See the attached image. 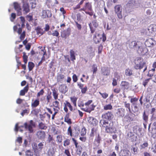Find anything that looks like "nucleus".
<instances>
[{"label": "nucleus", "mask_w": 156, "mask_h": 156, "mask_svg": "<svg viewBox=\"0 0 156 156\" xmlns=\"http://www.w3.org/2000/svg\"><path fill=\"white\" fill-rule=\"evenodd\" d=\"M23 61L24 63L26 64L27 62V59L28 58V56L26 55V53L25 52L23 53Z\"/></svg>", "instance_id": "obj_56"}, {"label": "nucleus", "mask_w": 156, "mask_h": 156, "mask_svg": "<svg viewBox=\"0 0 156 156\" xmlns=\"http://www.w3.org/2000/svg\"><path fill=\"white\" fill-rule=\"evenodd\" d=\"M53 106L55 107L56 108H58V109H60L59 107V102L58 101H56L53 102Z\"/></svg>", "instance_id": "obj_61"}, {"label": "nucleus", "mask_w": 156, "mask_h": 156, "mask_svg": "<svg viewBox=\"0 0 156 156\" xmlns=\"http://www.w3.org/2000/svg\"><path fill=\"white\" fill-rule=\"evenodd\" d=\"M99 34H98L97 37L96 36V35L95 34L94 37V43L96 44L99 43L101 41V38L100 37Z\"/></svg>", "instance_id": "obj_35"}, {"label": "nucleus", "mask_w": 156, "mask_h": 156, "mask_svg": "<svg viewBox=\"0 0 156 156\" xmlns=\"http://www.w3.org/2000/svg\"><path fill=\"white\" fill-rule=\"evenodd\" d=\"M71 34V30L69 28H68L66 30H63L61 32V36L62 38H66L69 37Z\"/></svg>", "instance_id": "obj_11"}, {"label": "nucleus", "mask_w": 156, "mask_h": 156, "mask_svg": "<svg viewBox=\"0 0 156 156\" xmlns=\"http://www.w3.org/2000/svg\"><path fill=\"white\" fill-rule=\"evenodd\" d=\"M121 89L123 90L128 89L129 87V83L125 81H122L120 84Z\"/></svg>", "instance_id": "obj_18"}, {"label": "nucleus", "mask_w": 156, "mask_h": 156, "mask_svg": "<svg viewBox=\"0 0 156 156\" xmlns=\"http://www.w3.org/2000/svg\"><path fill=\"white\" fill-rule=\"evenodd\" d=\"M126 138L128 140L132 142L136 141L137 139L136 136H135L132 130L129 129L128 131H126Z\"/></svg>", "instance_id": "obj_5"}, {"label": "nucleus", "mask_w": 156, "mask_h": 156, "mask_svg": "<svg viewBox=\"0 0 156 156\" xmlns=\"http://www.w3.org/2000/svg\"><path fill=\"white\" fill-rule=\"evenodd\" d=\"M70 55L71 60L74 61V60H76V58L75 55V52L73 50L71 49L70 50Z\"/></svg>", "instance_id": "obj_37"}, {"label": "nucleus", "mask_w": 156, "mask_h": 156, "mask_svg": "<svg viewBox=\"0 0 156 156\" xmlns=\"http://www.w3.org/2000/svg\"><path fill=\"white\" fill-rule=\"evenodd\" d=\"M123 103L125 108L128 109L129 111V112L131 113L132 111L130 109V104L129 103H127L126 101L124 102Z\"/></svg>", "instance_id": "obj_53"}, {"label": "nucleus", "mask_w": 156, "mask_h": 156, "mask_svg": "<svg viewBox=\"0 0 156 156\" xmlns=\"http://www.w3.org/2000/svg\"><path fill=\"white\" fill-rule=\"evenodd\" d=\"M57 141L59 143H61L62 141V136L61 135H58L56 136Z\"/></svg>", "instance_id": "obj_60"}, {"label": "nucleus", "mask_w": 156, "mask_h": 156, "mask_svg": "<svg viewBox=\"0 0 156 156\" xmlns=\"http://www.w3.org/2000/svg\"><path fill=\"white\" fill-rule=\"evenodd\" d=\"M148 143L147 141L144 142L142 144L140 145V149H142L148 147Z\"/></svg>", "instance_id": "obj_58"}, {"label": "nucleus", "mask_w": 156, "mask_h": 156, "mask_svg": "<svg viewBox=\"0 0 156 156\" xmlns=\"http://www.w3.org/2000/svg\"><path fill=\"white\" fill-rule=\"evenodd\" d=\"M136 2L135 0H130L128 1L126 4L127 7H131L135 6Z\"/></svg>", "instance_id": "obj_36"}, {"label": "nucleus", "mask_w": 156, "mask_h": 156, "mask_svg": "<svg viewBox=\"0 0 156 156\" xmlns=\"http://www.w3.org/2000/svg\"><path fill=\"white\" fill-rule=\"evenodd\" d=\"M99 93L101 95L102 98L104 99H106L108 97V94L106 92L101 93L100 92H99Z\"/></svg>", "instance_id": "obj_62"}, {"label": "nucleus", "mask_w": 156, "mask_h": 156, "mask_svg": "<svg viewBox=\"0 0 156 156\" xmlns=\"http://www.w3.org/2000/svg\"><path fill=\"white\" fill-rule=\"evenodd\" d=\"M133 130L134 133L138 136H141V132L142 130V129L141 128H140L137 126H135L133 127Z\"/></svg>", "instance_id": "obj_19"}, {"label": "nucleus", "mask_w": 156, "mask_h": 156, "mask_svg": "<svg viewBox=\"0 0 156 156\" xmlns=\"http://www.w3.org/2000/svg\"><path fill=\"white\" fill-rule=\"evenodd\" d=\"M38 127L40 129L46 130L48 127L46 124L41 122L39 124Z\"/></svg>", "instance_id": "obj_39"}, {"label": "nucleus", "mask_w": 156, "mask_h": 156, "mask_svg": "<svg viewBox=\"0 0 156 156\" xmlns=\"http://www.w3.org/2000/svg\"><path fill=\"white\" fill-rule=\"evenodd\" d=\"M72 140L76 148V152L77 155H80L81 154L83 147L81 145H78V143L75 138H72Z\"/></svg>", "instance_id": "obj_6"}, {"label": "nucleus", "mask_w": 156, "mask_h": 156, "mask_svg": "<svg viewBox=\"0 0 156 156\" xmlns=\"http://www.w3.org/2000/svg\"><path fill=\"white\" fill-rule=\"evenodd\" d=\"M26 156H33V154L30 151L28 150L26 152Z\"/></svg>", "instance_id": "obj_64"}, {"label": "nucleus", "mask_w": 156, "mask_h": 156, "mask_svg": "<svg viewBox=\"0 0 156 156\" xmlns=\"http://www.w3.org/2000/svg\"><path fill=\"white\" fill-rule=\"evenodd\" d=\"M87 121L88 123L91 125L94 126L97 125L98 120L95 118L92 117H90L88 118Z\"/></svg>", "instance_id": "obj_15"}, {"label": "nucleus", "mask_w": 156, "mask_h": 156, "mask_svg": "<svg viewBox=\"0 0 156 156\" xmlns=\"http://www.w3.org/2000/svg\"><path fill=\"white\" fill-rule=\"evenodd\" d=\"M67 133L71 137H77L79 135L80 130L79 128L77 126L74 127L72 129L71 126H69L67 130Z\"/></svg>", "instance_id": "obj_3"}, {"label": "nucleus", "mask_w": 156, "mask_h": 156, "mask_svg": "<svg viewBox=\"0 0 156 156\" xmlns=\"http://www.w3.org/2000/svg\"><path fill=\"white\" fill-rule=\"evenodd\" d=\"M64 110V111L67 113L68 112V108L71 112H73V108L71 103L67 101H66L63 103Z\"/></svg>", "instance_id": "obj_7"}, {"label": "nucleus", "mask_w": 156, "mask_h": 156, "mask_svg": "<svg viewBox=\"0 0 156 156\" xmlns=\"http://www.w3.org/2000/svg\"><path fill=\"white\" fill-rule=\"evenodd\" d=\"M133 74L132 70L129 68L125 70V75L127 76H130Z\"/></svg>", "instance_id": "obj_43"}, {"label": "nucleus", "mask_w": 156, "mask_h": 156, "mask_svg": "<svg viewBox=\"0 0 156 156\" xmlns=\"http://www.w3.org/2000/svg\"><path fill=\"white\" fill-rule=\"evenodd\" d=\"M53 96L55 100H57L58 98V94L57 92L55 89L52 91Z\"/></svg>", "instance_id": "obj_55"}, {"label": "nucleus", "mask_w": 156, "mask_h": 156, "mask_svg": "<svg viewBox=\"0 0 156 156\" xmlns=\"http://www.w3.org/2000/svg\"><path fill=\"white\" fill-rule=\"evenodd\" d=\"M24 126L25 129L28 131L30 133H33V128H34L36 126L35 123L33 120H30L29 123L28 124L27 122H25L24 124Z\"/></svg>", "instance_id": "obj_4"}, {"label": "nucleus", "mask_w": 156, "mask_h": 156, "mask_svg": "<svg viewBox=\"0 0 156 156\" xmlns=\"http://www.w3.org/2000/svg\"><path fill=\"white\" fill-rule=\"evenodd\" d=\"M101 121H100V123H101ZM101 124L103 127H105V128L110 125L108 122L105 120L103 121L102 124L101 123Z\"/></svg>", "instance_id": "obj_48"}, {"label": "nucleus", "mask_w": 156, "mask_h": 156, "mask_svg": "<svg viewBox=\"0 0 156 156\" xmlns=\"http://www.w3.org/2000/svg\"><path fill=\"white\" fill-rule=\"evenodd\" d=\"M112 108V106L111 104L106 105L103 107V109L105 110H111Z\"/></svg>", "instance_id": "obj_45"}, {"label": "nucleus", "mask_w": 156, "mask_h": 156, "mask_svg": "<svg viewBox=\"0 0 156 156\" xmlns=\"http://www.w3.org/2000/svg\"><path fill=\"white\" fill-rule=\"evenodd\" d=\"M65 79V76L62 73L58 74L57 76V82L62 83Z\"/></svg>", "instance_id": "obj_23"}, {"label": "nucleus", "mask_w": 156, "mask_h": 156, "mask_svg": "<svg viewBox=\"0 0 156 156\" xmlns=\"http://www.w3.org/2000/svg\"><path fill=\"white\" fill-rule=\"evenodd\" d=\"M105 131L107 133H115L116 132V130L114 129V128L111 126L110 125L105 128Z\"/></svg>", "instance_id": "obj_33"}, {"label": "nucleus", "mask_w": 156, "mask_h": 156, "mask_svg": "<svg viewBox=\"0 0 156 156\" xmlns=\"http://www.w3.org/2000/svg\"><path fill=\"white\" fill-rule=\"evenodd\" d=\"M113 116L112 113L111 112L108 111L103 114L102 117L103 119L110 120L112 119Z\"/></svg>", "instance_id": "obj_14"}, {"label": "nucleus", "mask_w": 156, "mask_h": 156, "mask_svg": "<svg viewBox=\"0 0 156 156\" xmlns=\"http://www.w3.org/2000/svg\"><path fill=\"white\" fill-rule=\"evenodd\" d=\"M125 110L122 108H118L116 112V116L119 118L123 117L125 115Z\"/></svg>", "instance_id": "obj_9"}, {"label": "nucleus", "mask_w": 156, "mask_h": 156, "mask_svg": "<svg viewBox=\"0 0 156 156\" xmlns=\"http://www.w3.org/2000/svg\"><path fill=\"white\" fill-rule=\"evenodd\" d=\"M98 26V25L96 23V20L92 21L91 23H90L89 24V27H92L94 28H96Z\"/></svg>", "instance_id": "obj_46"}, {"label": "nucleus", "mask_w": 156, "mask_h": 156, "mask_svg": "<svg viewBox=\"0 0 156 156\" xmlns=\"http://www.w3.org/2000/svg\"><path fill=\"white\" fill-rule=\"evenodd\" d=\"M132 110L134 112H137L139 110V108L137 106V103H133L132 104Z\"/></svg>", "instance_id": "obj_40"}, {"label": "nucleus", "mask_w": 156, "mask_h": 156, "mask_svg": "<svg viewBox=\"0 0 156 156\" xmlns=\"http://www.w3.org/2000/svg\"><path fill=\"white\" fill-rule=\"evenodd\" d=\"M51 92H50V93H48L47 94V95L46 96V99L47 101V103H48L50 102L51 100L52 99V96L51 95Z\"/></svg>", "instance_id": "obj_50"}, {"label": "nucleus", "mask_w": 156, "mask_h": 156, "mask_svg": "<svg viewBox=\"0 0 156 156\" xmlns=\"http://www.w3.org/2000/svg\"><path fill=\"white\" fill-rule=\"evenodd\" d=\"M86 10L90 11L92 10L91 3L89 2L86 3L83 7L80 10V11H83L85 12H86Z\"/></svg>", "instance_id": "obj_16"}, {"label": "nucleus", "mask_w": 156, "mask_h": 156, "mask_svg": "<svg viewBox=\"0 0 156 156\" xmlns=\"http://www.w3.org/2000/svg\"><path fill=\"white\" fill-rule=\"evenodd\" d=\"M120 156H130L131 153L130 151L127 150H123L121 151L119 153Z\"/></svg>", "instance_id": "obj_25"}, {"label": "nucleus", "mask_w": 156, "mask_h": 156, "mask_svg": "<svg viewBox=\"0 0 156 156\" xmlns=\"http://www.w3.org/2000/svg\"><path fill=\"white\" fill-rule=\"evenodd\" d=\"M14 7L15 9L17 12V15L18 16H21L22 15L20 5L17 2H15L13 3Z\"/></svg>", "instance_id": "obj_10"}, {"label": "nucleus", "mask_w": 156, "mask_h": 156, "mask_svg": "<svg viewBox=\"0 0 156 156\" xmlns=\"http://www.w3.org/2000/svg\"><path fill=\"white\" fill-rule=\"evenodd\" d=\"M145 44L148 47H151L153 45V43L151 40H147L145 42Z\"/></svg>", "instance_id": "obj_54"}, {"label": "nucleus", "mask_w": 156, "mask_h": 156, "mask_svg": "<svg viewBox=\"0 0 156 156\" xmlns=\"http://www.w3.org/2000/svg\"><path fill=\"white\" fill-rule=\"evenodd\" d=\"M101 138L99 134L96 137L94 140V144L95 145H98V147L99 146L101 141Z\"/></svg>", "instance_id": "obj_34"}, {"label": "nucleus", "mask_w": 156, "mask_h": 156, "mask_svg": "<svg viewBox=\"0 0 156 156\" xmlns=\"http://www.w3.org/2000/svg\"><path fill=\"white\" fill-rule=\"evenodd\" d=\"M121 8V6L119 5H115L114 7L115 12L117 14V16L119 19H122V18Z\"/></svg>", "instance_id": "obj_8"}, {"label": "nucleus", "mask_w": 156, "mask_h": 156, "mask_svg": "<svg viewBox=\"0 0 156 156\" xmlns=\"http://www.w3.org/2000/svg\"><path fill=\"white\" fill-rule=\"evenodd\" d=\"M134 62L135 64L134 68L136 69L140 70L144 68L143 72H144L147 69L146 62L142 58L138 57L134 60Z\"/></svg>", "instance_id": "obj_1"}, {"label": "nucleus", "mask_w": 156, "mask_h": 156, "mask_svg": "<svg viewBox=\"0 0 156 156\" xmlns=\"http://www.w3.org/2000/svg\"><path fill=\"white\" fill-rule=\"evenodd\" d=\"M48 140L49 143H50L53 146H56L57 144L56 143L55 141L53 139L52 136L51 135H48Z\"/></svg>", "instance_id": "obj_28"}, {"label": "nucleus", "mask_w": 156, "mask_h": 156, "mask_svg": "<svg viewBox=\"0 0 156 156\" xmlns=\"http://www.w3.org/2000/svg\"><path fill=\"white\" fill-rule=\"evenodd\" d=\"M29 90V86L27 84L24 87L23 89L21 90L20 92V95L21 96H24L25 95L26 93H27Z\"/></svg>", "instance_id": "obj_31"}, {"label": "nucleus", "mask_w": 156, "mask_h": 156, "mask_svg": "<svg viewBox=\"0 0 156 156\" xmlns=\"http://www.w3.org/2000/svg\"><path fill=\"white\" fill-rule=\"evenodd\" d=\"M34 66V64L32 62H29L28 63V67L29 71L32 70Z\"/></svg>", "instance_id": "obj_52"}, {"label": "nucleus", "mask_w": 156, "mask_h": 156, "mask_svg": "<svg viewBox=\"0 0 156 156\" xmlns=\"http://www.w3.org/2000/svg\"><path fill=\"white\" fill-rule=\"evenodd\" d=\"M70 144V139H66L64 141L63 146L66 147L69 145Z\"/></svg>", "instance_id": "obj_51"}, {"label": "nucleus", "mask_w": 156, "mask_h": 156, "mask_svg": "<svg viewBox=\"0 0 156 156\" xmlns=\"http://www.w3.org/2000/svg\"><path fill=\"white\" fill-rule=\"evenodd\" d=\"M137 51L138 53L140 54L141 55H144L147 52L148 50L146 47H144L140 46L139 47L138 49L137 50Z\"/></svg>", "instance_id": "obj_20"}, {"label": "nucleus", "mask_w": 156, "mask_h": 156, "mask_svg": "<svg viewBox=\"0 0 156 156\" xmlns=\"http://www.w3.org/2000/svg\"><path fill=\"white\" fill-rule=\"evenodd\" d=\"M77 99V98L75 96L70 97V101L75 107H76L77 106L76 102Z\"/></svg>", "instance_id": "obj_38"}, {"label": "nucleus", "mask_w": 156, "mask_h": 156, "mask_svg": "<svg viewBox=\"0 0 156 156\" xmlns=\"http://www.w3.org/2000/svg\"><path fill=\"white\" fill-rule=\"evenodd\" d=\"M102 74L104 76H108L110 74V71L107 67H102L101 68Z\"/></svg>", "instance_id": "obj_22"}, {"label": "nucleus", "mask_w": 156, "mask_h": 156, "mask_svg": "<svg viewBox=\"0 0 156 156\" xmlns=\"http://www.w3.org/2000/svg\"><path fill=\"white\" fill-rule=\"evenodd\" d=\"M42 14L41 16L43 19H45L51 16L52 14L50 11L48 10H44L42 11Z\"/></svg>", "instance_id": "obj_12"}, {"label": "nucleus", "mask_w": 156, "mask_h": 156, "mask_svg": "<svg viewBox=\"0 0 156 156\" xmlns=\"http://www.w3.org/2000/svg\"><path fill=\"white\" fill-rule=\"evenodd\" d=\"M25 23H22L21 24V27H20V25L19 24H17L16 25L14 26L13 27V30L14 32H16L19 34H20V38L21 40H23L24 39L26 36V32L23 31L22 33V28L25 26Z\"/></svg>", "instance_id": "obj_2"}, {"label": "nucleus", "mask_w": 156, "mask_h": 156, "mask_svg": "<svg viewBox=\"0 0 156 156\" xmlns=\"http://www.w3.org/2000/svg\"><path fill=\"white\" fill-rule=\"evenodd\" d=\"M70 114L67 113L64 117V122H66L69 125H71L72 123V120L69 118Z\"/></svg>", "instance_id": "obj_26"}, {"label": "nucleus", "mask_w": 156, "mask_h": 156, "mask_svg": "<svg viewBox=\"0 0 156 156\" xmlns=\"http://www.w3.org/2000/svg\"><path fill=\"white\" fill-rule=\"evenodd\" d=\"M22 8L24 14H26L30 12V10L28 4H23V5Z\"/></svg>", "instance_id": "obj_24"}, {"label": "nucleus", "mask_w": 156, "mask_h": 156, "mask_svg": "<svg viewBox=\"0 0 156 156\" xmlns=\"http://www.w3.org/2000/svg\"><path fill=\"white\" fill-rule=\"evenodd\" d=\"M132 114H128L126 115L124 117L125 121L128 122H130L133 120V118L132 117Z\"/></svg>", "instance_id": "obj_32"}, {"label": "nucleus", "mask_w": 156, "mask_h": 156, "mask_svg": "<svg viewBox=\"0 0 156 156\" xmlns=\"http://www.w3.org/2000/svg\"><path fill=\"white\" fill-rule=\"evenodd\" d=\"M36 136L38 139L43 140L45 138L46 134L45 132L42 130H39L37 132Z\"/></svg>", "instance_id": "obj_17"}, {"label": "nucleus", "mask_w": 156, "mask_h": 156, "mask_svg": "<svg viewBox=\"0 0 156 156\" xmlns=\"http://www.w3.org/2000/svg\"><path fill=\"white\" fill-rule=\"evenodd\" d=\"M95 106L93 104L88 105V106H86L85 108H81V109L86 112L90 113L91 112L94 110Z\"/></svg>", "instance_id": "obj_13"}, {"label": "nucleus", "mask_w": 156, "mask_h": 156, "mask_svg": "<svg viewBox=\"0 0 156 156\" xmlns=\"http://www.w3.org/2000/svg\"><path fill=\"white\" fill-rule=\"evenodd\" d=\"M143 119L145 122H147L148 120V115H146L145 111L144 112L143 114Z\"/></svg>", "instance_id": "obj_59"}, {"label": "nucleus", "mask_w": 156, "mask_h": 156, "mask_svg": "<svg viewBox=\"0 0 156 156\" xmlns=\"http://www.w3.org/2000/svg\"><path fill=\"white\" fill-rule=\"evenodd\" d=\"M59 89L60 92L62 93H65L67 91V86L64 85H61L59 87Z\"/></svg>", "instance_id": "obj_30"}, {"label": "nucleus", "mask_w": 156, "mask_h": 156, "mask_svg": "<svg viewBox=\"0 0 156 156\" xmlns=\"http://www.w3.org/2000/svg\"><path fill=\"white\" fill-rule=\"evenodd\" d=\"M148 28L154 34V32L156 31V26L154 25H151Z\"/></svg>", "instance_id": "obj_44"}, {"label": "nucleus", "mask_w": 156, "mask_h": 156, "mask_svg": "<svg viewBox=\"0 0 156 156\" xmlns=\"http://www.w3.org/2000/svg\"><path fill=\"white\" fill-rule=\"evenodd\" d=\"M55 153L53 148H49L48 151V156H53Z\"/></svg>", "instance_id": "obj_41"}, {"label": "nucleus", "mask_w": 156, "mask_h": 156, "mask_svg": "<svg viewBox=\"0 0 156 156\" xmlns=\"http://www.w3.org/2000/svg\"><path fill=\"white\" fill-rule=\"evenodd\" d=\"M98 130V127L97 126H94L91 129V132L90 134V137L94 136V134H96Z\"/></svg>", "instance_id": "obj_29"}, {"label": "nucleus", "mask_w": 156, "mask_h": 156, "mask_svg": "<svg viewBox=\"0 0 156 156\" xmlns=\"http://www.w3.org/2000/svg\"><path fill=\"white\" fill-rule=\"evenodd\" d=\"M141 43L139 41H132L130 44V47L131 48H139L140 46V43Z\"/></svg>", "instance_id": "obj_21"}, {"label": "nucleus", "mask_w": 156, "mask_h": 156, "mask_svg": "<svg viewBox=\"0 0 156 156\" xmlns=\"http://www.w3.org/2000/svg\"><path fill=\"white\" fill-rule=\"evenodd\" d=\"M155 70V69H152L151 70H150L147 74V76L151 77L152 76H153Z\"/></svg>", "instance_id": "obj_49"}, {"label": "nucleus", "mask_w": 156, "mask_h": 156, "mask_svg": "<svg viewBox=\"0 0 156 156\" xmlns=\"http://www.w3.org/2000/svg\"><path fill=\"white\" fill-rule=\"evenodd\" d=\"M92 69H93V73H95L98 70L97 67L95 64H93L92 66Z\"/></svg>", "instance_id": "obj_63"}, {"label": "nucleus", "mask_w": 156, "mask_h": 156, "mask_svg": "<svg viewBox=\"0 0 156 156\" xmlns=\"http://www.w3.org/2000/svg\"><path fill=\"white\" fill-rule=\"evenodd\" d=\"M80 135L81 136H84L86 133V129L85 127H83L82 129L80 132Z\"/></svg>", "instance_id": "obj_57"}, {"label": "nucleus", "mask_w": 156, "mask_h": 156, "mask_svg": "<svg viewBox=\"0 0 156 156\" xmlns=\"http://www.w3.org/2000/svg\"><path fill=\"white\" fill-rule=\"evenodd\" d=\"M141 32L147 36H150L153 34L152 32L149 29V28L146 29H142Z\"/></svg>", "instance_id": "obj_27"}, {"label": "nucleus", "mask_w": 156, "mask_h": 156, "mask_svg": "<svg viewBox=\"0 0 156 156\" xmlns=\"http://www.w3.org/2000/svg\"><path fill=\"white\" fill-rule=\"evenodd\" d=\"M39 104L40 101L39 100L36 99L31 103V106L33 108H36L39 105Z\"/></svg>", "instance_id": "obj_42"}, {"label": "nucleus", "mask_w": 156, "mask_h": 156, "mask_svg": "<svg viewBox=\"0 0 156 156\" xmlns=\"http://www.w3.org/2000/svg\"><path fill=\"white\" fill-rule=\"evenodd\" d=\"M35 30L38 34H40L41 35L43 34V29H41L40 27H37L35 29Z\"/></svg>", "instance_id": "obj_47"}]
</instances>
